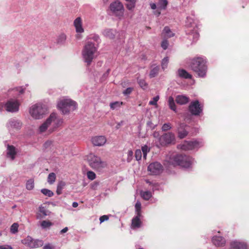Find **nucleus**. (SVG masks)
<instances>
[{
    "label": "nucleus",
    "instance_id": "obj_1",
    "mask_svg": "<svg viewBox=\"0 0 249 249\" xmlns=\"http://www.w3.org/2000/svg\"><path fill=\"white\" fill-rule=\"evenodd\" d=\"M166 160L169 164L173 166L179 165L188 168L194 163V160L189 156L176 153L169 154L167 155Z\"/></svg>",
    "mask_w": 249,
    "mask_h": 249
},
{
    "label": "nucleus",
    "instance_id": "obj_2",
    "mask_svg": "<svg viewBox=\"0 0 249 249\" xmlns=\"http://www.w3.org/2000/svg\"><path fill=\"white\" fill-rule=\"evenodd\" d=\"M206 61L202 57H197L192 60L190 67L198 76L204 77L206 76L207 67Z\"/></svg>",
    "mask_w": 249,
    "mask_h": 249
},
{
    "label": "nucleus",
    "instance_id": "obj_3",
    "mask_svg": "<svg viewBox=\"0 0 249 249\" xmlns=\"http://www.w3.org/2000/svg\"><path fill=\"white\" fill-rule=\"evenodd\" d=\"M97 50L95 44L92 42H88L84 46L82 51V56L84 62L87 65H89L92 62Z\"/></svg>",
    "mask_w": 249,
    "mask_h": 249
},
{
    "label": "nucleus",
    "instance_id": "obj_4",
    "mask_svg": "<svg viewBox=\"0 0 249 249\" xmlns=\"http://www.w3.org/2000/svg\"><path fill=\"white\" fill-rule=\"evenodd\" d=\"M87 160L91 168L99 171L102 170L107 165L106 161L102 160L100 157L93 154L88 155Z\"/></svg>",
    "mask_w": 249,
    "mask_h": 249
},
{
    "label": "nucleus",
    "instance_id": "obj_5",
    "mask_svg": "<svg viewBox=\"0 0 249 249\" xmlns=\"http://www.w3.org/2000/svg\"><path fill=\"white\" fill-rule=\"evenodd\" d=\"M57 107L63 114H65L75 110L77 104L71 99H64L58 102Z\"/></svg>",
    "mask_w": 249,
    "mask_h": 249
},
{
    "label": "nucleus",
    "instance_id": "obj_6",
    "mask_svg": "<svg viewBox=\"0 0 249 249\" xmlns=\"http://www.w3.org/2000/svg\"><path fill=\"white\" fill-rule=\"evenodd\" d=\"M46 112V108L41 104H36L33 105L30 109L31 116L35 119H40L43 118Z\"/></svg>",
    "mask_w": 249,
    "mask_h": 249
},
{
    "label": "nucleus",
    "instance_id": "obj_7",
    "mask_svg": "<svg viewBox=\"0 0 249 249\" xmlns=\"http://www.w3.org/2000/svg\"><path fill=\"white\" fill-rule=\"evenodd\" d=\"M47 120L50 125V131L51 132L61 125L63 122V119L58 117L55 113H51Z\"/></svg>",
    "mask_w": 249,
    "mask_h": 249
},
{
    "label": "nucleus",
    "instance_id": "obj_8",
    "mask_svg": "<svg viewBox=\"0 0 249 249\" xmlns=\"http://www.w3.org/2000/svg\"><path fill=\"white\" fill-rule=\"evenodd\" d=\"M159 142L162 146L174 144L176 143L175 135L172 132L165 133L160 137Z\"/></svg>",
    "mask_w": 249,
    "mask_h": 249
},
{
    "label": "nucleus",
    "instance_id": "obj_9",
    "mask_svg": "<svg viewBox=\"0 0 249 249\" xmlns=\"http://www.w3.org/2000/svg\"><path fill=\"white\" fill-rule=\"evenodd\" d=\"M110 9L116 16L121 17L123 16L124 6L120 1L116 0L112 2L110 5Z\"/></svg>",
    "mask_w": 249,
    "mask_h": 249
},
{
    "label": "nucleus",
    "instance_id": "obj_10",
    "mask_svg": "<svg viewBox=\"0 0 249 249\" xmlns=\"http://www.w3.org/2000/svg\"><path fill=\"white\" fill-rule=\"evenodd\" d=\"M22 243L25 245L31 248H39L42 246L43 245V242L42 240L34 239L29 236H28L26 238L22 240Z\"/></svg>",
    "mask_w": 249,
    "mask_h": 249
},
{
    "label": "nucleus",
    "instance_id": "obj_11",
    "mask_svg": "<svg viewBox=\"0 0 249 249\" xmlns=\"http://www.w3.org/2000/svg\"><path fill=\"white\" fill-rule=\"evenodd\" d=\"M20 104L18 100L10 99L4 105L5 110L10 112H17L19 110Z\"/></svg>",
    "mask_w": 249,
    "mask_h": 249
},
{
    "label": "nucleus",
    "instance_id": "obj_12",
    "mask_svg": "<svg viewBox=\"0 0 249 249\" xmlns=\"http://www.w3.org/2000/svg\"><path fill=\"white\" fill-rule=\"evenodd\" d=\"M203 110V106H201L198 100L192 101L189 106V111L195 116L199 115Z\"/></svg>",
    "mask_w": 249,
    "mask_h": 249
},
{
    "label": "nucleus",
    "instance_id": "obj_13",
    "mask_svg": "<svg viewBox=\"0 0 249 249\" xmlns=\"http://www.w3.org/2000/svg\"><path fill=\"white\" fill-rule=\"evenodd\" d=\"M201 146H202L201 142L197 141H185L180 146V148L183 150H190L197 148Z\"/></svg>",
    "mask_w": 249,
    "mask_h": 249
},
{
    "label": "nucleus",
    "instance_id": "obj_14",
    "mask_svg": "<svg viewBox=\"0 0 249 249\" xmlns=\"http://www.w3.org/2000/svg\"><path fill=\"white\" fill-rule=\"evenodd\" d=\"M162 165L158 162L151 163L148 166V171L150 172L151 175H159L162 172Z\"/></svg>",
    "mask_w": 249,
    "mask_h": 249
},
{
    "label": "nucleus",
    "instance_id": "obj_15",
    "mask_svg": "<svg viewBox=\"0 0 249 249\" xmlns=\"http://www.w3.org/2000/svg\"><path fill=\"white\" fill-rule=\"evenodd\" d=\"M188 126L184 123H178L177 127V131L178 137L183 139L188 134L187 130Z\"/></svg>",
    "mask_w": 249,
    "mask_h": 249
},
{
    "label": "nucleus",
    "instance_id": "obj_16",
    "mask_svg": "<svg viewBox=\"0 0 249 249\" xmlns=\"http://www.w3.org/2000/svg\"><path fill=\"white\" fill-rule=\"evenodd\" d=\"M25 88L22 87H16L8 90V95H11L14 97L16 96H19L20 95L24 93Z\"/></svg>",
    "mask_w": 249,
    "mask_h": 249
},
{
    "label": "nucleus",
    "instance_id": "obj_17",
    "mask_svg": "<svg viewBox=\"0 0 249 249\" xmlns=\"http://www.w3.org/2000/svg\"><path fill=\"white\" fill-rule=\"evenodd\" d=\"M107 140L103 136H95L92 138L91 142L94 146H101L106 142Z\"/></svg>",
    "mask_w": 249,
    "mask_h": 249
},
{
    "label": "nucleus",
    "instance_id": "obj_18",
    "mask_svg": "<svg viewBox=\"0 0 249 249\" xmlns=\"http://www.w3.org/2000/svg\"><path fill=\"white\" fill-rule=\"evenodd\" d=\"M22 123L20 121L14 119L9 120L7 124L8 127L9 129H15L18 130L21 128Z\"/></svg>",
    "mask_w": 249,
    "mask_h": 249
},
{
    "label": "nucleus",
    "instance_id": "obj_19",
    "mask_svg": "<svg viewBox=\"0 0 249 249\" xmlns=\"http://www.w3.org/2000/svg\"><path fill=\"white\" fill-rule=\"evenodd\" d=\"M231 249H247V245L243 242L234 241L231 243Z\"/></svg>",
    "mask_w": 249,
    "mask_h": 249
},
{
    "label": "nucleus",
    "instance_id": "obj_20",
    "mask_svg": "<svg viewBox=\"0 0 249 249\" xmlns=\"http://www.w3.org/2000/svg\"><path fill=\"white\" fill-rule=\"evenodd\" d=\"M189 101V97L185 95H178L175 99L176 103L180 105H186Z\"/></svg>",
    "mask_w": 249,
    "mask_h": 249
},
{
    "label": "nucleus",
    "instance_id": "obj_21",
    "mask_svg": "<svg viewBox=\"0 0 249 249\" xmlns=\"http://www.w3.org/2000/svg\"><path fill=\"white\" fill-rule=\"evenodd\" d=\"M76 32L78 33H82L84 30L82 27V20L80 17L77 18L73 22Z\"/></svg>",
    "mask_w": 249,
    "mask_h": 249
},
{
    "label": "nucleus",
    "instance_id": "obj_22",
    "mask_svg": "<svg viewBox=\"0 0 249 249\" xmlns=\"http://www.w3.org/2000/svg\"><path fill=\"white\" fill-rule=\"evenodd\" d=\"M17 154V151L16 147L13 145H7V157L11 159V160H14L15 159V156Z\"/></svg>",
    "mask_w": 249,
    "mask_h": 249
},
{
    "label": "nucleus",
    "instance_id": "obj_23",
    "mask_svg": "<svg viewBox=\"0 0 249 249\" xmlns=\"http://www.w3.org/2000/svg\"><path fill=\"white\" fill-rule=\"evenodd\" d=\"M213 244L218 247L223 246L225 244L226 240L220 236H214L212 238Z\"/></svg>",
    "mask_w": 249,
    "mask_h": 249
},
{
    "label": "nucleus",
    "instance_id": "obj_24",
    "mask_svg": "<svg viewBox=\"0 0 249 249\" xmlns=\"http://www.w3.org/2000/svg\"><path fill=\"white\" fill-rule=\"evenodd\" d=\"M141 214L138 215L132 220L131 227L133 229L139 228L141 227L142 222L140 220Z\"/></svg>",
    "mask_w": 249,
    "mask_h": 249
},
{
    "label": "nucleus",
    "instance_id": "obj_25",
    "mask_svg": "<svg viewBox=\"0 0 249 249\" xmlns=\"http://www.w3.org/2000/svg\"><path fill=\"white\" fill-rule=\"evenodd\" d=\"M177 74L179 77L184 79H191L192 77V76L184 69H178Z\"/></svg>",
    "mask_w": 249,
    "mask_h": 249
},
{
    "label": "nucleus",
    "instance_id": "obj_26",
    "mask_svg": "<svg viewBox=\"0 0 249 249\" xmlns=\"http://www.w3.org/2000/svg\"><path fill=\"white\" fill-rule=\"evenodd\" d=\"M116 31L111 29H106L103 31V35L108 38L112 39L116 34Z\"/></svg>",
    "mask_w": 249,
    "mask_h": 249
},
{
    "label": "nucleus",
    "instance_id": "obj_27",
    "mask_svg": "<svg viewBox=\"0 0 249 249\" xmlns=\"http://www.w3.org/2000/svg\"><path fill=\"white\" fill-rule=\"evenodd\" d=\"M186 26L188 28H193L194 29L197 28L196 24L195 22L194 19L190 17L187 18Z\"/></svg>",
    "mask_w": 249,
    "mask_h": 249
},
{
    "label": "nucleus",
    "instance_id": "obj_28",
    "mask_svg": "<svg viewBox=\"0 0 249 249\" xmlns=\"http://www.w3.org/2000/svg\"><path fill=\"white\" fill-rule=\"evenodd\" d=\"M168 104L169 108L175 112H177L176 105L175 102L174 98L172 96H170L168 99Z\"/></svg>",
    "mask_w": 249,
    "mask_h": 249
},
{
    "label": "nucleus",
    "instance_id": "obj_29",
    "mask_svg": "<svg viewBox=\"0 0 249 249\" xmlns=\"http://www.w3.org/2000/svg\"><path fill=\"white\" fill-rule=\"evenodd\" d=\"M152 67H153L150 71L149 73V76L150 78H153L157 76L159 73L160 70V67L158 66L153 65Z\"/></svg>",
    "mask_w": 249,
    "mask_h": 249
},
{
    "label": "nucleus",
    "instance_id": "obj_30",
    "mask_svg": "<svg viewBox=\"0 0 249 249\" xmlns=\"http://www.w3.org/2000/svg\"><path fill=\"white\" fill-rule=\"evenodd\" d=\"M162 34H164V36L167 37H171L174 36V34L172 32L170 29L167 26L164 28Z\"/></svg>",
    "mask_w": 249,
    "mask_h": 249
},
{
    "label": "nucleus",
    "instance_id": "obj_31",
    "mask_svg": "<svg viewBox=\"0 0 249 249\" xmlns=\"http://www.w3.org/2000/svg\"><path fill=\"white\" fill-rule=\"evenodd\" d=\"M128 3L126 4V8L129 10L133 9L136 5L137 0H125Z\"/></svg>",
    "mask_w": 249,
    "mask_h": 249
},
{
    "label": "nucleus",
    "instance_id": "obj_32",
    "mask_svg": "<svg viewBox=\"0 0 249 249\" xmlns=\"http://www.w3.org/2000/svg\"><path fill=\"white\" fill-rule=\"evenodd\" d=\"M65 185V182L63 181H61L58 182L56 189V193L57 195H60L62 194V191Z\"/></svg>",
    "mask_w": 249,
    "mask_h": 249
},
{
    "label": "nucleus",
    "instance_id": "obj_33",
    "mask_svg": "<svg viewBox=\"0 0 249 249\" xmlns=\"http://www.w3.org/2000/svg\"><path fill=\"white\" fill-rule=\"evenodd\" d=\"M66 39V36L64 34H60L57 38L56 43L58 44H63L65 42Z\"/></svg>",
    "mask_w": 249,
    "mask_h": 249
},
{
    "label": "nucleus",
    "instance_id": "obj_34",
    "mask_svg": "<svg viewBox=\"0 0 249 249\" xmlns=\"http://www.w3.org/2000/svg\"><path fill=\"white\" fill-rule=\"evenodd\" d=\"M142 197L146 200H148L152 197V193L150 191H142L141 192Z\"/></svg>",
    "mask_w": 249,
    "mask_h": 249
},
{
    "label": "nucleus",
    "instance_id": "obj_35",
    "mask_svg": "<svg viewBox=\"0 0 249 249\" xmlns=\"http://www.w3.org/2000/svg\"><path fill=\"white\" fill-rule=\"evenodd\" d=\"M122 105H123L122 102L116 101L114 102L111 103L110 104V108L113 110L117 109L119 108Z\"/></svg>",
    "mask_w": 249,
    "mask_h": 249
},
{
    "label": "nucleus",
    "instance_id": "obj_36",
    "mask_svg": "<svg viewBox=\"0 0 249 249\" xmlns=\"http://www.w3.org/2000/svg\"><path fill=\"white\" fill-rule=\"evenodd\" d=\"M48 128H50V125L48 123H47V120L42 124L39 127V131L40 133H43L45 132Z\"/></svg>",
    "mask_w": 249,
    "mask_h": 249
},
{
    "label": "nucleus",
    "instance_id": "obj_37",
    "mask_svg": "<svg viewBox=\"0 0 249 249\" xmlns=\"http://www.w3.org/2000/svg\"><path fill=\"white\" fill-rule=\"evenodd\" d=\"M56 179V175L54 173H51L49 174L48 177V182L49 184H53L55 180Z\"/></svg>",
    "mask_w": 249,
    "mask_h": 249
},
{
    "label": "nucleus",
    "instance_id": "obj_38",
    "mask_svg": "<svg viewBox=\"0 0 249 249\" xmlns=\"http://www.w3.org/2000/svg\"><path fill=\"white\" fill-rule=\"evenodd\" d=\"M167 4L168 1L166 0H160L158 3V6L160 9H165Z\"/></svg>",
    "mask_w": 249,
    "mask_h": 249
},
{
    "label": "nucleus",
    "instance_id": "obj_39",
    "mask_svg": "<svg viewBox=\"0 0 249 249\" xmlns=\"http://www.w3.org/2000/svg\"><path fill=\"white\" fill-rule=\"evenodd\" d=\"M26 188L28 190H32L34 188V181L32 179L28 180L26 184Z\"/></svg>",
    "mask_w": 249,
    "mask_h": 249
},
{
    "label": "nucleus",
    "instance_id": "obj_40",
    "mask_svg": "<svg viewBox=\"0 0 249 249\" xmlns=\"http://www.w3.org/2000/svg\"><path fill=\"white\" fill-rule=\"evenodd\" d=\"M169 63V58L168 57H165L163 59H162L161 63V68L164 70L165 69L167 68L168 64Z\"/></svg>",
    "mask_w": 249,
    "mask_h": 249
},
{
    "label": "nucleus",
    "instance_id": "obj_41",
    "mask_svg": "<svg viewBox=\"0 0 249 249\" xmlns=\"http://www.w3.org/2000/svg\"><path fill=\"white\" fill-rule=\"evenodd\" d=\"M41 192L45 196L51 197L53 195V193L47 189H42L41 190Z\"/></svg>",
    "mask_w": 249,
    "mask_h": 249
},
{
    "label": "nucleus",
    "instance_id": "obj_42",
    "mask_svg": "<svg viewBox=\"0 0 249 249\" xmlns=\"http://www.w3.org/2000/svg\"><path fill=\"white\" fill-rule=\"evenodd\" d=\"M52 225V223L49 221L43 220L41 223V226L43 229L49 228Z\"/></svg>",
    "mask_w": 249,
    "mask_h": 249
},
{
    "label": "nucleus",
    "instance_id": "obj_43",
    "mask_svg": "<svg viewBox=\"0 0 249 249\" xmlns=\"http://www.w3.org/2000/svg\"><path fill=\"white\" fill-rule=\"evenodd\" d=\"M18 224L15 223L13 224L11 227L10 228V231L12 233H16L18 231Z\"/></svg>",
    "mask_w": 249,
    "mask_h": 249
},
{
    "label": "nucleus",
    "instance_id": "obj_44",
    "mask_svg": "<svg viewBox=\"0 0 249 249\" xmlns=\"http://www.w3.org/2000/svg\"><path fill=\"white\" fill-rule=\"evenodd\" d=\"M194 30L195 29L192 30V29H190V30H189V32H190L189 33V34H192L193 36L194 39L195 40V41H196L197 40V39L198 38L199 36V34L197 33L196 30Z\"/></svg>",
    "mask_w": 249,
    "mask_h": 249
},
{
    "label": "nucleus",
    "instance_id": "obj_45",
    "mask_svg": "<svg viewBox=\"0 0 249 249\" xmlns=\"http://www.w3.org/2000/svg\"><path fill=\"white\" fill-rule=\"evenodd\" d=\"M39 211L41 213L43 216H47L49 215L50 212L47 210L44 207L40 206L39 208Z\"/></svg>",
    "mask_w": 249,
    "mask_h": 249
},
{
    "label": "nucleus",
    "instance_id": "obj_46",
    "mask_svg": "<svg viewBox=\"0 0 249 249\" xmlns=\"http://www.w3.org/2000/svg\"><path fill=\"white\" fill-rule=\"evenodd\" d=\"M172 128L171 124L170 123H165L162 125L161 130L162 131H166Z\"/></svg>",
    "mask_w": 249,
    "mask_h": 249
},
{
    "label": "nucleus",
    "instance_id": "obj_47",
    "mask_svg": "<svg viewBox=\"0 0 249 249\" xmlns=\"http://www.w3.org/2000/svg\"><path fill=\"white\" fill-rule=\"evenodd\" d=\"M137 214H141V203L139 201H137L135 205Z\"/></svg>",
    "mask_w": 249,
    "mask_h": 249
},
{
    "label": "nucleus",
    "instance_id": "obj_48",
    "mask_svg": "<svg viewBox=\"0 0 249 249\" xmlns=\"http://www.w3.org/2000/svg\"><path fill=\"white\" fill-rule=\"evenodd\" d=\"M138 82L139 85L141 86V87L143 89H145L147 88V84L144 80H143V79H139V80L138 79Z\"/></svg>",
    "mask_w": 249,
    "mask_h": 249
},
{
    "label": "nucleus",
    "instance_id": "obj_49",
    "mask_svg": "<svg viewBox=\"0 0 249 249\" xmlns=\"http://www.w3.org/2000/svg\"><path fill=\"white\" fill-rule=\"evenodd\" d=\"M87 177L89 179L92 180L95 178L96 175L93 172L90 171L87 172Z\"/></svg>",
    "mask_w": 249,
    "mask_h": 249
},
{
    "label": "nucleus",
    "instance_id": "obj_50",
    "mask_svg": "<svg viewBox=\"0 0 249 249\" xmlns=\"http://www.w3.org/2000/svg\"><path fill=\"white\" fill-rule=\"evenodd\" d=\"M142 150L143 152V157L146 158L147 153L150 151L149 148L145 145L142 147Z\"/></svg>",
    "mask_w": 249,
    "mask_h": 249
},
{
    "label": "nucleus",
    "instance_id": "obj_51",
    "mask_svg": "<svg viewBox=\"0 0 249 249\" xmlns=\"http://www.w3.org/2000/svg\"><path fill=\"white\" fill-rule=\"evenodd\" d=\"M135 158L137 160H139L142 158V152L140 149H137L135 151Z\"/></svg>",
    "mask_w": 249,
    "mask_h": 249
},
{
    "label": "nucleus",
    "instance_id": "obj_52",
    "mask_svg": "<svg viewBox=\"0 0 249 249\" xmlns=\"http://www.w3.org/2000/svg\"><path fill=\"white\" fill-rule=\"evenodd\" d=\"M159 96H155L154 97L152 100L150 101L149 103V105H157V103L158 102V101L159 100Z\"/></svg>",
    "mask_w": 249,
    "mask_h": 249
},
{
    "label": "nucleus",
    "instance_id": "obj_53",
    "mask_svg": "<svg viewBox=\"0 0 249 249\" xmlns=\"http://www.w3.org/2000/svg\"><path fill=\"white\" fill-rule=\"evenodd\" d=\"M168 45L169 44L168 41L166 39H164L162 41L161 46L164 50H166L167 49Z\"/></svg>",
    "mask_w": 249,
    "mask_h": 249
},
{
    "label": "nucleus",
    "instance_id": "obj_54",
    "mask_svg": "<svg viewBox=\"0 0 249 249\" xmlns=\"http://www.w3.org/2000/svg\"><path fill=\"white\" fill-rule=\"evenodd\" d=\"M133 89L132 88H127L123 91V94L124 95H128L130 94L133 91Z\"/></svg>",
    "mask_w": 249,
    "mask_h": 249
},
{
    "label": "nucleus",
    "instance_id": "obj_55",
    "mask_svg": "<svg viewBox=\"0 0 249 249\" xmlns=\"http://www.w3.org/2000/svg\"><path fill=\"white\" fill-rule=\"evenodd\" d=\"M108 219V217L107 215H104L103 216H101L99 218L101 223L107 220Z\"/></svg>",
    "mask_w": 249,
    "mask_h": 249
},
{
    "label": "nucleus",
    "instance_id": "obj_56",
    "mask_svg": "<svg viewBox=\"0 0 249 249\" xmlns=\"http://www.w3.org/2000/svg\"><path fill=\"white\" fill-rule=\"evenodd\" d=\"M133 152L132 150H129L127 153V160L128 161H130L132 159V158L133 157Z\"/></svg>",
    "mask_w": 249,
    "mask_h": 249
},
{
    "label": "nucleus",
    "instance_id": "obj_57",
    "mask_svg": "<svg viewBox=\"0 0 249 249\" xmlns=\"http://www.w3.org/2000/svg\"><path fill=\"white\" fill-rule=\"evenodd\" d=\"M0 249H12L9 246H0Z\"/></svg>",
    "mask_w": 249,
    "mask_h": 249
},
{
    "label": "nucleus",
    "instance_id": "obj_58",
    "mask_svg": "<svg viewBox=\"0 0 249 249\" xmlns=\"http://www.w3.org/2000/svg\"><path fill=\"white\" fill-rule=\"evenodd\" d=\"M145 181L147 183L149 184V185H152L153 187H156L157 185V183H153L151 182V181H150L148 179H146Z\"/></svg>",
    "mask_w": 249,
    "mask_h": 249
},
{
    "label": "nucleus",
    "instance_id": "obj_59",
    "mask_svg": "<svg viewBox=\"0 0 249 249\" xmlns=\"http://www.w3.org/2000/svg\"><path fill=\"white\" fill-rule=\"evenodd\" d=\"M68 231V227H65L64 229H63L62 230L60 231V233L61 234H63V233L66 232Z\"/></svg>",
    "mask_w": 249,
    "mask_h": 249
},
{
    "label": "nucleus",
    "instance_id": "obj_60",
    "mask_svg": "<svg viewBox=\"0 0 249 249\" xmlns=\"http://www.w3.org/2000/svg\"><path fill=\"white\" fill-rule=\"evenodd\" d=\"M43 249H52V247L50 244H48L44 246Z\"/></svg>",
    "mask_w": 249,
    "mask_h": 249
},
{
    "label": "nucleus",
    "instance_id": "obj_61",
    "mask_svg": "<svg viewBox=\"0 0 249 249\" xmlns=\"http://www.w3.org/2000/svg\"><path fill=\"white\" fill-rule=\"evenodd\" d=\"M150 6H151V9H155L157 8V5L154 3L150 4Z\"/></svg>",
    "mask_w": 249,
    "mask_h": 249
},
{
    "label": "nucleus",
    "instance_id": "obj_62",
    "mask_svg": "<svg viewBox=\"0 0 249 249\" xmlns=\"http://www.w3.org/2000/svg\"><path fill=\"white\" fill-rule=\"evenodd\" d=\"M72 206L73 208H76L78 206V204L76 202H73L72 203Z\"/></svg>",
    "mask_w": 249,
    "mask_h": 249
},
{
    "label": "nucleus",
    "instance_id": "obj_63",
    "mask_svg": "<svg viewBox=\"0 0 249 249\" xmlns=\"http://www.w3.org/2000/svg\"><path fill=\"white\" fill-rule=\"evenodd\" d=\"M153 136L154 137H157L159 136V134L158 132H154L153 134Z\"/></svg>",
    "mask_w": 249,
    "mask_h": 249
},
{
    "label": "nucleus",
    "instance_id": "obj_64",
    "mask_svg": "<svg viewBox=\"0 0 249 249\" xmlns=\"http://www.w3.org/2000/svg\"><path fill=\"white\" fill-rule=\"evenodd\" d=\"M121 124H122V122L120 123H119L117 126V128H118L119 127V126L121 125Z\"/></svg>",
    "mask_w": 249,
    "mask_h": 249
}]
</instances>
